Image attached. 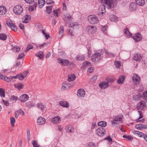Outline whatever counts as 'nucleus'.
Segmentation results:
<instances>
[{"instance_id":"f257e3e1","label":"nucleus","mask_w":147,"mask_h":147,"mask_svg":"<svg viewBox=\"0 0 147 147\" xmlns=\"http://www.w3.org/2000/svg\"><path fill=\"white\" fill-rule=\"evenodd\" d=\"M104 53L102 49L98 50L95 51V53L92 56V59L94 63L99 62L102 59L101 55Z\"/></svg>"},{"instance_id":"f03ea898","label":"nucleus","mask_w":147,"mask_h":147,"mask_svg":"<svg viewBox=\"0 0 147 147\" xmlns=\"http://www.w3.org/2000/svg\"><path fill=\"white\" fill-rule=\"evenodd\" d=\"M102 3H104V4H105L109 9L114 7L117 4L115 0H102Z\"/></svg>"},{"instance_id":"7ed1b4c3","label":"nucleus","mask_w":147,"mask_h":147,"mask_svg":"<svg viewBox=\"0 0 147 147\" xmlns=\"http://www.w3.org/2000/svg\"><path fill=\"white\" fill-rule=\"evenodd\" d=\"M13 10L14 13L16 14L20 15L23 12V9L21 5H17L13 7Z\"/></svg>"},{"instance_id":"20e7f679","label":"nucleus","mask_w":147,"mask_h":147,"mask_svg":"<svg viewBox=\"0 0 147 147\" xmlns=\"http://www.w3.org/2000/svg\"><path fill=\"white\" fill-rule=\"evenodd\" d=\"M88 20L89 22L92 24H96L98 22V18L95 15H90L88 17Z\"/></svg>"},{"instance_id":"39448f33","label":"nucleus","mask_w":147,"mask_h":147,"mask_svg":"<svg viewBox=\"0 0 147 147\" xmlns=\"http://www.w3.org/2000/svg\"><path fill=\"white\" fill-rule=\"evenodd\" d=\"M86 30L89 34H92L95 33L97 30L96 27L95 26L89 25L86 28Z\"/></svg>"},{"instance_id":"423d86ee","label":"nucleus","mask_w":147,"mask_h":147,"mask_svg":"<svg viewBox=\"0 0 147 147\" xmlns=\"http://www.w3.org/2000/svg\"><path fill=\"white\" fill-rule=\"evenodd\" d=\"M133 82L136 85L140 84L141 81L140 77L137 74H135L132 77Z\"/></svg>"},{"instance_id":"0eeeda50","label":"nucleus","mask_w":147,"mask_h":147,"mask_svg":"<svg viewBox=\"0 0 147 147\" xmlns=\"http://www.w3.org/2000/svg\"><path fill=\"white\" fill-rule=\"evenodd\" d=\"M57 61L58 63L61 64L62 65L65 66H68L70 63V61L68 60L63 59L61 58L58 59Z\"/></svg>"},{"instance_id":"6e6552de","label":"nucleus","mask_w":147,"mask_h":147,"mask_svg":"<svg viewBox=\"0 0 147 147\" xmlns=\"http://www.w3.org/2000/svg\"><path fill=\"white\" fill-rule=\"evenodd\" d=\"M6 23L7 25L13 30L15 32L17 30V28L11 20H7L6 21Z\"/></svg>"},{"instance_id":"1a4fd4ad","label":"nucleus","mask_w":147,"mask_h":147,"mask_svg":"<svg viewBox=\"0 0 147 147\" xmlns=\"http://www.w3.org/2000/svg\"><path fill=\"white\" fill-rule=\"evenodd\" d=\"M96 132L98 136H102L105 134L106 131L105 129L103 127H100L97 129Z\"/></svg>"},{"instance_id":"9d476101","label":"nucleus","mask_w":147,"mask_h":147,"mask_svg":"<svg viewBox=\"0 0 147 147\" xmlns=\"http://www.w3.org/2000/svg\"><path fill=\"white\" fill-rule=\"evenodd\" d=\"M25 73H26V74L25 75H23L21 74H17L15 76H11V79H13V78H18L20 80H22L24 79V78L26 76L27 74L28 73V72H25Z\"/></svg>"},{"instance_id":"9b49d317","label":"nucleus","mask_w":147,"mask_h":147,"mask_svg":"<svg viewBox=\"0 0 147 147\" xmlns=\"http://www.w3.org/2000/svg\"><path fill=\"white\" fill-rule=\"evenodd\" d=\"M132 38L136 42H139L142 39V36L140 33H137L134 35Z\"/></svg>"},{"instance_id":"f8f14e48","label":"nucleus","mask_w":147,"mask_h":147,"mask_svg":"<svg viewBox=\"0 0 147 147\" xmlns=\"http://www.w3.org/2000/svg\"><path fill=\"white\" fill-rule=\"evenodd\" d=\"M146 106V103L144 101L142 100L138 104L137 106L138 109L142 110Z\"/></svg>"},{"instance_id":"ddd939ff","label":"nucleus","mask_w":147,"mask_h":147,"mask_svg":"<svg viewBox=\"0 0 147 147\" xmlns=\"http://www.w3.org/2000/svg\"><path fill=\"white\" fill-rule=\"evenodd\" d=\"M102 5H100L98 9V12L99 13H101L102 14H103L105 12V4H104L102 3Z\"/></svg>"},{"instance_id":"4468645a","label":"nucleus","mask_w":147,"mask_h":147,"mask_svg":"<svg viewBox=\"0 0 147 147\" xmlns=\"http://www.w3.org/2000/svg\"><path fill=\"white\" fill-rule=\"evenodd\" d=\"M29 96L26 94H24L21 96L20 98V100L21 102H24L29 99Z\"/></svg>"},{"instance_id":"2eb2a0df","label":"nucleus","mask_w":147,"mask_h":147,"mask_svg":"<svg viewBox=\"0 0 147 147\" xmlns=\"http://www.w3.org/2000/svg\"><path fill=\"white\" fill-rule=\"evenodd\" d=\"M99 86L101 88H106L109 86L108 82H102L99 84Z\"/></svg>"},{"instance_id":"dca6fc26","label":"nucleus","mask_w":147,"mask_h":147,"mask_svg":"<svg viewBox=\"0 0 147 147\" xmlns=\"http://www.w3.org/2000/svg\"><path fill=\"white\" fill-rule=\"evenodd\" d=\"M85 94V91L83 89H80L78 90L77 96L80 97H84Z\"/></svg>"},{"instance_id":"f3484780","label":"nucleus","mask_w":147,"mask_h":147,"mask_svg":"<svg viewBox=\"0 0 147 147\" xmlns=\"http://www.w3.org/2000/svg\"><path fill=\"white\" fill-rule=\"evenodd\" d=\"M11 76H10L9 78H8L7 77L5 76L2 75V74L0 73V78L4 80L7 82H10L11 81ZM11 80H12L11 79Z\"/></svg>"},{"instance_id":"a211bd4d","label":"nucleus","mask_w":147,"mask_h":147,"mask_svg":"<svg viewBox=\"0 0 147 147\" xmlns=\"http://www.w3.org/2000/svg\"><path fill=\"white\" fill-rule=\"evenodd\" d=\"M59 105L64 107L68 108L69 107V104L67 102L64 101H61L59 102Z\"/></svg>"},{"instance_id":"6ab92c4d","label":"nucleus","mask_w":147,"mask_h":147,"mask_svg":"<svg viewBox=\"0 0 147 147\" xmlns=\"http://www.w3.org/2000/svg\"><path fill=\"white\" fill-rule=\"evenodd\" d=\"M7 12V9L4 6H0V15H2L5 14Z\"/></svg>"},{"instance_id":"aec40b11","label":"nucleus","mask_w":147,"mask_h":147,"mask_svg":"<svg viewBox=\"0 0 147 147\" xmlns=\"http://www.w3.org/2000/svg\"><path fill=\"white\" fill-rule=\"evenodd\" d=\"M65 129L67 132H69L70 133L73 132L74 130L73 127L71 125H67Z\"/></svg>"},{"instance_id":"412c9836","label":"nucleus","mask_w":147,"mask_h":147,"mask_svg":"<svg viewBox=\"0 0 147 147\" xmlns=\"http://www.w3.org/2000/svg\"><path fill=\"white\" fill-rule=\"evenodd\" d=\"M142 58L141 55L139 54L136 53L135 54L133 57V59L136 61H140Z\"/></svg>"},{"instance_id":"4be33fe9","label":"nucleus","mask_w":147,"mask_h":147,"mask_svg":"<svg viewBox=\"0 0 147 147\" xmlns=\"http://www.w3.org/2000/svg\"><path fill=\"white\" fill-rule=\"evenodd\" d=\"M135 127L137 129H141L144 128H147V125L141 124H137L135 126Z\"/></svg>"},{"instance_id":"5701e85b","label":"nucleus","mask_w":147,"mask_h":147,"mask_svg":"<svg viewBox=\"0 0 147 147\" xmlns=\"http://www.w3.org/2000/svg\"><path fill=\"white\" fill-rule=\"evenodd\" d=\"M14 86L15 88L19 90L22 89L24 87V85L22 83L15 84H14Z\"/></svg>"},{"instance_id":"b1692460","label":"nucleus","mask_w":147,"mask_h":147,"mask_svg":"<svg viewBox=\"0 0 147 147\" xmlns=\"http://www.w3.org/2000/svg\"><path fill=\"white\" fill-rule=\"evenodd\" d=\"M37 122L40 125L44 124L45 122V119L42 117H40L37 119Z\"/></svg>"},{"instance_id":"393cba45","label":"nucleus","mask_w":147,"mask_h":147,"mask_svg":"<svg viewBox=\"0 0 147 147\" xmlns=\"http://www.w3.org/2000/svg\"><path fill=\"white\" fill-rule=\"evenodd\" d=\"M60 117L59 116H56L53 118L51 119V122L54 124L57 123L59 122Z\"/></svg>"},{"instance_id":"a878e982","label":"nucleus","mask_w":147,"mask_h":147,"mask_svg":"<svg viewBox=\"0 0 147 147\" xmlns=\"http://www.w3.org/2000/svg\"><path fill=\"white\" fill-rule=\"evenodd\" d=\"M135 1L136 4L140 6L144 5L145 3V0H135Z\"/></svg>"},{"instance_id":"bb28decb","label":"nucleus","mask_w":147,"mask_h":147,"mask_svg":"<svg viewBox=\"0 0 147 147\" xmlns=\"http://www.w3.org/2000/svg\"><path fill=\"white\" fill-rule=\"evenodd\" d=\"M37 6V1H34V5L33 6H30L29 7V9L30 11H32L36 9Z\"/></svg>"},{"instance_id":"cd10ccee","label":"nucleus","mask_w":147,"mask_h":147,"mask_svg":"<svg viewBox=\"0 0 147 147\" xmlns=\"http://www.w3.org/2000/svg\"><path fill=\"white\" fill-rule=\"evenodd\" d=\"M125 77L123 75H122L119 77L117 82L119 84L123 83L125 79Z\"/></svg>"},{"instance_id":"c85d7f7f","label":"nucleus","mask_w":147,"mask_h":147,"mask_svg":"<svg viewBox=\"0 0 147 147\" xmlns=\"http://www.w3.org/2000/svg\"><path fill=\"white\" fill-rule=\"evenodd\" d=\"M76 78V76L74 74H69L68 76V80L71 82L74 80Z\"/></svg>"},{"instance_id":"c756f323","label":"nucleus","mask_w":147,"mask_h":147,"mask_svg":"<svg viewBox=\"0 0 147 147\" xmlns=\"http://www.w3.org/2000/svg\"><path fill=\"white\" fill-rule=\"evenodd\" d=\"M71 85L69 84L63 83L62 84V88L63 89H67L70 87Z\"/></svg>"},{"instance_id":"7c9ffc66","label":"nucleus","mask_w":147,"mask_h":147,"mask_svg":"<svg viewBox=\"0 0 147 147\" xmlns=\"http://www.w3.org/2000/svg\"><path fill=\"white\" fill-rule=\"evenodd\" d=\"M79 24L77 22H73L71 23L69 25V27L70 28H78Z\"/></svg>"},{"instance_id":"2f4dec72","label":"nucleus","mask_w":147,"mask_h":147,"mask_svg":"<svg viewBox=\"0 0 147 147\" xmlns=\"http://www.w3.org/2000/svg\"><path fill=\"white\" fill-rule=\"evenodd\" d=\"M136 4L134 3H132L130 4L129 9L131 11H133L136 9Z\"/></svg>"},{"instance_id":"473e14b6","label":"nucleus","mask_w":147,"mask_h":147,"mask_svg":"<svg viewBox=\"0 0 147 147\" xmlns=\"http://www.w3.org/2000/svg\"><path fill=\"white\" fill-rule=\"evenodd\" d=\"M91 65V63L90 62L86 61L83 63L82 67V68H85L88 66H90Z\"/></svg>"},{"instance_id":"72a5a7b5","label":"nucleus","mask_w":147,"mask_h":147,"mask_svg":"<svg viewBox=\"0 0 147 147\" xmlns=\"http://www.w3.org/2000/svg\"><path fill=\"white\" fill-rule=\"evenodd\" d=\"M44 0H38V4L40 8H42L45 4Z\"/></svg>"},{"instance_id":"f704fd0d","label":"nucleus","mask_w":147,"mask_h":147,"mask_svg":"<svg viewBox=\"0 0 147 147\" xmlns=\"http://www.w3.org/2000/svg\"><path fill=\"white\" fill-rule=\"evenodd\" d=\"M124 32L126 36H128V37L132 36V34L129 32L128 28H126L125 29Z\"/></svg>"},{"instance_id":"c9c22d12","label":"nucleus","mask_w":147,"mask_h":147,"mask_svg":"<svg viewBox=\"0 0 147 147\" xmlns=\"http://www.w3.org/2000/svg\"><path fill=\"white\" fill-rule=\"evenodd\" d=\"M99 126H101V127H105L107 125V123L104 121H101L99 122L98 124Z\"/></svg>"},{"instance_id":"e433bc0d","label":"nucleus","mask_w":147,"mask_h":147,"mask_svg":"<svg viewBox=\"0 0 147 147\" xmlns=\"http://www.w3.org/2000/svg\"><path fill=\"white\" fill-rule=\"evenodd\" d=\"M26 105L28 107L31 108L34 106L35 103L32 101H31L26 103Z\"/></svg>"},{"instance_id":"4c0bfd02","label":"nucleus","mask_w":147,"mask_h":147,"mask_svg":"<svg viewBox=\"0 0 147 147\" xmlns=\"http://www.w3.org/2000/svg\"><path fill=\"white\" fill-rule=\"evenodd\" d=\"M7 38V36L4 33H1L0 34V40H5Z\"/></svg>"},{"instance_id":"58836bf2","label":"nucleus","mask_w":147,"mask_h":147,"mask_svg":"<svg viewBox=\"0 0 147 147\" xmlns=\"http://www.w3.org/2000/svg\"><path fill=\"white\" fill-rule=\"evenodd\" d=\"M76 60L78 61H82L84 60L85 57L83 55H77L76 57Z\"/></svg>"},{"instance_id":"ea45409f","label":"nucleus","mask_w":147,"mask_h":147,"mask_svg":"<svg viewBox=\"0 0 147 147\" xmlns=\"http://www.w3.org/2000/svg\"><path fill=\"white\" fill-rule=\"evenodd\" d=\"M122 119V117L121 115H117L114 118V121H121Z\"/></svg>"},{"instance_id":"a19ab883","label":"nucleus","mask_w":147,"mask_h":147,"mask_svg":"<svg viewBox=\"0 0 147 147\" xmlns=\"http://www.w3.org/2000/svg\"><path fill=\"white\" fill-rule=\"evenodd\" d=\"M36 56L39 58V59H41L43 58L44 55L42 51H40L39 53L36 54Z\"/></svg>"},{"instance_id":"79ce46f5","label":"nucleus","mask_w":147,"mask_h":147,"mask_svg":"<svg viewBox=\"0 0 147 147\" xmlns=\"http://www.w3.org/2000/svg\"><path fill=\"white\" fill-rule=\"evenodd\" d=\"M52 6H47L46 11L48 14H50L52 12Z\"/></svg>"},{"instance_id":"37998d69","label":"nucleus","mask_w":147,"mask_h":147,"mask_svg":"<svg viewBox=\"0 0 147 147\" xmlns=\"http://www.w3.org/2000/svg\"><path fill=\"white\" fill-rule=\"evenodd\" d=\"M31 18V17L30 16L27 15L25 16L24 17V20L23 21V22L25 23H27L28 22V21L30 20Z\"/></svg>"},{"instance_id":"c03bdc74","label":"nucleus","mask_w":147,"mask_h":147,"mask_svg":"<svg viewBox=\"0 0 147 147\" xmlns=\"http://www.w3.org/2000/svg\"><path fill=\"white\" fill-rule=\"evenodd\" d=\"M111 20L112 21L116 22L118 20L117 18L115 15H112L110 18Z\"/></svg>"},{"instance_id":"a18cd8bd","label":"nucleus","mask_w":147,"mask_h":147,"mask_svg":"<svg viewBox=\"0 0 147 147\" xmlns=\"http://www.w3.org/2000/svg\"><path fill=\"white\" fill-rule=\"evenodd\" d=\"M0 96L2 97L5 96V90L2 88H0Z\"/></svg>"},{"instance_id":"49530a36","label":"nucleus","mask_w":147,"mask_h":147,"mask_svg":"<svg viewBox=\"0 0 147 147\" xmlns=\"http://www.w3.org/2000/svg\"><path fill=\"white\" fill-rule=\"evenodd\" d=\"M37 105V107L42 111L44 110V107L42 103H39Z\"/></svg>"},{"instance_id":"de8ad7c7","label":"nucleus","mask_w":147,"mask_h":147,"mask_svg":"<svg viewBox=\"0 0 147 147\" xmlns=\"http://www.w3.org/2000/svg\"><path fill=\"white\" fill-rule=\"evenodd\" d=\"M32 143L34 147H40V145L37 144L35 140H33Z\"/></svg>"},{"instance_id":"09e8293b","label":"nucleus","mask_w":147,"mask_h":147,"mask_svg":"<svg viewBox=\"0 0 147 147\" xmlns=\"http://www.w3.org/2000/svg\"><path fill=\"white\" fill-rule=\"evenodd\" d=\"M115 67L117 68H119L121 65V63L119 61H115L114 62Z\"/></svg>"},{"instance_id":"8fccbe9b","label":"nucleus","mask_w":147,"mask_h":147,"mask_svg":"<svg viewBox=\"0 0 147 147\" xmlns=\"http://www.w3.org/2000/svg\"><path fill=\"white\" fill-rule=\"evenodd\" d=\"M142 96L146 101H147V91L143 93Z\"/></svg>"},{"instance_id":"3c124183","label":"nucleus","mask_w":147,"mask_h":147,"mask_svg":"<svg viewBox=\"0 0 147 147\" xmlns=\"http://www.w3.org/2000/svg\"><path fill=\"white\" fill-rule=\"evenodd\" d=\"M87 48L88 49V56L90 57L91 55L92 50L91 48L89 47H87Z\"/></svg>"},{"instance_id":"603ef678","label":"nucleus","mask_w":147,"mask_h":147,"mask_svg":"<svg viewBox=\"0 0 147 147\" xmlns=\"http://www.w3.org/2000/svg\"><path fill=\"white\" fill-rule=\"evenodd\" d=\"M15 121V119L14 117H12L10 119V123L12 126H14Z\"/></svg>"},{"instance_id":"864d4df0","label":"nucleus","mask_w":147,"mask_h":147,"mask_svg":"<svg viewBox=\"0 0 147 147\" xmlns=\"http://www.w3.org/2000/svg\"><path fill=\"white\" fill-rule=\"evenodd\" d=\"M33 48V47L32 45H28L27 46V47L25 51V52H27V51H28L32 49Z\"/></svg>"},{"instance_id":"5fc2aeb1","label":"nucleus","mask_w":147,"mask_h":147,"mask_svg":"<svg viewBox=\"0 0 147 147\" xmlns=\"http://www.w3.org/2000/svg\"><path fill=\"white\" fill-rule=\"evenodd\" d=\"M27 139L28 142L30 140V130L29 129H28L27 130Z\"/></svg>"},{"instance_id":"6e6d98bb","label":"nucleus","mask_w":147,"mask_h":147,"mask_svg":"<svg viewBox=\"0 0 147 147\" xmlns=\"http://www.w3.org/2000/svg\"><path fill=\"white\" fill-rule=\"evenodd\" d=\"M123 137L124 138L128 139L130 140H131L133 139V137L131 136H126L125 135H124L123 136Z\"/></svg>"},{"instance_id":"4d7b16f0","label":"nucleus","mask_w":147,"mask_h":147,"mask_svg":"<svg viewBox=\"0 0 147 147\" xmlns=\"http://www.w3.org/2000/svg\"><path fill=\"white\" fill-rule=\"evenodd\" d=\"M141 96V94L139 93L138 95L134 97V99L136 100H139L140 99Z\"/></svg>"},{"instance_id":"13d9d810","label":"nucleus","mask_w":147,"mask_h":147,"mask_svg":"<svg viewBox=\"0 0 147 147\" xmlns=\"http://www.w3.org/2000/svg\"><path fill=\"white\" fill-rule=\"evenodd\" d=\"M64 16L65 18H67L69 19H71V16L70 15L69 13H65L64 15Z\"/></svg>"},{"instance_id":"bf43d9fd","label":"nucleus","mask_w":147,"mask_h":147,"mask_svg":"<svg viewBox=\"0 0 147 147\" xmlns=\"http://www.w3.org/2000/svg\"><path fill=\"white\" fill-rule=\"evenodd\" d=\"M18 113V115L21 114L23 115H24V112L22 109H20L18 110L17 111Z\"/></svg>"},{"instance_id":"052dcab7","label":"nucleus","mask_w":147,"mask_h":147,"mask_svg":"<svg viewBox=\"0 0 147 147\" xmlns=\"http://www.w3.org/2000/svg\"><path fill=\"white\" fill-rule=\"evenodd\" d=\"M21 66V63L19 62L16 63V65H15V67L16 68L19 69Z\"/></svg>"},{"instance_id":"680f3d73","label":"nucleus","mask_w":147,"mask_h":147,"mask_svg":"<svg viewBox=\"0 0 147 147\" xmlns=\"http://www.w3.org/2000/svg\"><path fill=\"white\" fill-rule=\"evenodd\" d=\"M64 32V27L63 26H61L59 30V34H62Z\"/></svg>"},{"instance_id":"e2e57ef3","label":"nucleus","mask_w":147,"mask_h":147,"mask_svg":"<svg viewBox=\"0 0 147 147\" xmlns=\"http://www.w3.org/2000/svg\"><path fill=\"white\" fill-rule=\"evenodd\" d=\"M14 51H15L16 52H18L20 50V48L18 47H14L13 49Z\"/></svg>"},{"instance_id":"0e129e2a","label":"nucleus","mask_w":147,"mask_h":147,"mask_svg":"<svg viewBox=\"0 0 147 147\" xmlns=\"http://www.w3.org/2000/svg\"><path fill=\"white\" fill-rule=\"evenodd\" d=\"M104 140H107L109 142H112V139L109 136L105 137L104 138Z\"/></svg>"},{"instance_id":"69168bd1","label":"nucleus","mask_w":147,"mask_h":147,"mask_svg":"<svg viewBox=\"0 0 147 147\" xmlns=\"http://www.w3.org/2000/svg\"><path fill=\"white\" fill-rule=\"evenodd\" d=\"M88 147H96L95 144L92 142L88 144Z\"/></svg>"},{"instance_id":"338daca9","label":"nucleus","mask_w":147,"mask_h":147,"mask_svg":"<svg viewBox=\"0 0 147 147\" xmlns=\"http://www.w3.org/2000/svg\"><path fill=\"white\" fill-rule=\"evenodd\" d=\"M18 99V97L14 95L12 96L11 97V99L13 101H14V100L16 101Z\"/></svg>"},{"instance_id":"774afa93","label":"nucleus","mask_w":147,"mask_h":147,"mask_svg":"<svg viewBox=\"0 0 147 147\" xmlns=\"http://www.w3.org/2000/svg\"><path fill=\"white\" fill-rule=\"evenodd\" d=\"M94 67H91L89 68L88 71L90 73H92L94 71Z\"/></svg>"}]
</instances>
